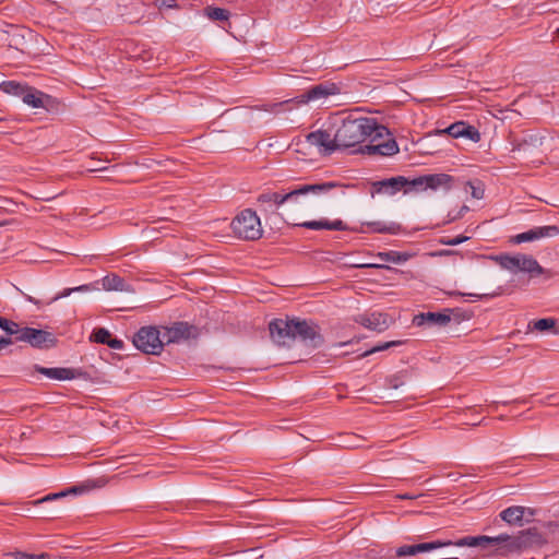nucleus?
Wrapping results in <instances>:
<instances>
[{"label":"nucleus","instance_id":"obj_53","mask_svg":"<svg viewBox=\"0 0 559 559\" xmlns=\"http://www.w3.org/2000/svg\"><path fill=\"white\" fill-rule=\"evenodd\" d=\"M169 2H174V0H163V4L167 5L168 8H171L173 4H169Z\"/></svg>","mask_w":559,"mask_h":559},{"label":"nucleus","instance_id":"obj_35","mask_svg":"<svg viewBox=\"0 0 559 559\" xmlns=\"http://www.w3.org/2000/svg\"><path fill=\"white\" fill-rule=\"evenodd\" d=\"M72 492L76 493V492H79V489L76 487H72V488L68 489L67 491H61V492H58V493H51V495H48V496L44 497L43 499L37 500L36 503H41V502L55 500V499L64 497L68 493H72Z\"/></svg>","mask_w":559,"mask_h":559},{"label":"nucleus","instance_id":"obj_25","mask_svg":"<svg viewBox=\"0 0 559 559\" xmlns=\"http://www.w3.org/2000/svg\"><path fill=\"white\" fill-rule=\"evenodd\" d=\"M366 225L371 229V231L380 233V234H390L396 235L401 230V225L397 223H386L382 221L368 222Z\"/></svg>","mask_w":559,"mask_h":559},{"label":"nucleus","instance_id":"obj_15","mask_svg":"<svg viewBox=\"0 0 559 559\" xmlns=\"http://www.w3.org/2000/svg\"><path fill=\"white\" fill-rule=\"evenodd\" d=\"M441 132L447 133L454 139L465 138L475 143L480 141L479 131L474 126H471L465 121H456Z\"/></svg>","mask_w":559,"mask_h":559},{"label":"nucleus","instance_id":"obj_44","mask_svg":"<svg viewBox=\"0 0 559 559\" xmlns=\"http://www.w3.org/2000/svg\"><path fill=\"white\" fill-rule=\"evenodd\" d=\"M452 295H460V296H466V295H468V296H473V297H477V298L481 299V298L495 297V296H497V295H498V293H491V294H488V293H486V294H462V293H452Z\"/></svg>","mask_w":559,"mask_h":559},{"label":"nucleus","instance_id":"obj_50","mask_svg":"<svg viewBox=\"0 0 559 559\" xmlns=\"http://www.w3.org/2000/svg\"><path fill=\"white\" fill-rule=\"evenodd\" d=\"M7 321H8V319L0 317V329L1 330L7 328Z\"/></svg>","mask_w":559,"mask_h":559},{"label":"nucleus","instance_id":"obj_45","mask_svg":"<svg viewBox=\"0 0 559 559\" xmlns=\"http://www.w3.org/2000/svg\"><path fill=\"white\" fill-rule=\"evenodd\" d=\"M460 218H462L460 213H457L456 211H450L448 214L447 223H451V222L457 221Z\"/></svg>","mask_w":559,"mask_h":559},{"label":"nucleus","instance_id":"obj_26","mask_svg":"<svg viewBox=\"0 0 559 559\" xmlns=\"http://www.w3.org/2000/svg\"><path fill=\"white\" fill-rule=\"evenodd\" d=\"M413 255L414 254L409 253V252H401V251H394V250L378 253V258L381 261L396 263V264H401V263L408 261Z\"/></svg>","mask_w":559,"mask_h":559},{"label":"nucleus","instance_id":"obj_21","mask_svg":"<svg viewBox=\"0 0 559 559\" xmlns=\"http://www.w3.org/2000/svg\"><path fill=\"white\" fill-rule=\"evenodd\" d=\"M102 287L105 290L111 292H127L133 293V288L119 275L109 274L102 278Z\"/></svg>","mask_w":559,"mask_h":559},{"label":"nucleus","instance_id":"obj_12","mask_svg":"<svg viewBox=\"0 0 559 559\" xmlns=\"http://www.w3.org/2000/svg\"><path fill=\"white\" fill-rule=\"evenodd\" d=\"M294 341L298 337L306 344L317 347L322 343L321 335L317 331V326L307 320H294Z\"/></svg>","mask_w":559,"mask_h":559},{"label":"nucleus","instance_id":"obj_19","mask_svg":"<svg viewBox=\"0 0 559 559\" xmlns=\"http://www.w3.org/2000/svg\"><path fill=\"white\" fill-rule=\"evenodd\" d=\"M360 152L369 155L392 156L399 153V145L394 139H389L381 143L365 145Z\"/></svg>","mask_w":559,"mask_h":559},{"label":"nucleus","instance_id":"obj_49","mask_svg":"<svg viewBox=\"0 0 559 559\" xmlns=\"http://www.w3.org/2000/svg\"><path fill=\"white\" fill-rule=\"evenodd\" d=\"M547 400H548L549 404H557V403H559V396H556V395H548Z\"/></svg>","mask_w":559,"mask_h":559},{"label":"nucleus","instance_id":"obj_32","mask_svg":"<svg viewBox=\"0 0 559 559\" xmlns=\"http://www.w3.org/2000/svg\"><path fill=\"white\" fill-rule=\"evenodd\" d=\"M402 344H403L402 341H390V342L380 343V344L373 346L372 348L365 350L358 357L359 358H365V357H368V356H370L372 354H376V353H379V352H383V350H386V349H389L391 347L400 346Z\"/></svg>","mask_w":559,"mask_h":559},{"label":"nucleus","instance_id":"obj_16","mask_svg":"<svg viewBox=\"0 0 559 559\" xmlns=\"http://www.w3.org/2000/svg\"><path fill=\"white\" fill-rule=\"evenodd\" d=\"M191 326L186 322H177L173 326H163L162 336L165 344L178 343L191 335Z\"/></svg>","mask_w":559,"mask_h":559},{"label":"nucleus","instance_id":"obj_34","mask_svg":"<svg viewBox=\"0 0 559 559\" xmlns=\"http://www.w3.org/2000/svg\"><path fill=\"white\" fill-rule=\"evenodd\" d=\"M110 336H111V334L108 330H106L104 328H99V329L94 330V332L92 334V340L96 343L107 345Z\"/></svg>","mask_w":559,"mask_h":559},{"label":"nucleus","instance_id":"obj_31","mask_svg":"<svg viewBox=\"0 0 559 559\" xmlns=\"http://www.w3.org/2000/svg\"><path fill=\"white\" fill-rule=\"evenodd\" d=\"M26 88V85H22L21 83L16 81H3L0 84V90L7 94L15 95V96H22L24 91Z\"/></svg>","mask_w":559,"mask_h":559},{"label":"nucleus","instance_id":"obj_24","mask_svg":"<svg viewBox=\"0 0 559 559\" xmlns=\"http://www.w3.org/2000/svg\"><path fill=\"white\" fill-rule=\"evenodd\" d=\"M533 325V329L539 332H549L554 335H559L558 320L555 318H543L535 320L528 324Z\"/></svg>","mask_w":559,"mask_h":559},{"label":"nucleus","instance_id":"obj_13","mask_svg":"<svg viewBox=\"0 0 559 559\" xmlns=\"http://www.w3.org/2000/svg\"><path fill=\"white\" fill-rule=\"evenodd\" d=\"M354 321L368 330L379 333L385 331L391 324V319L386 313L377 311L357 314Z\"/></svg>","mask_w":559,"mask_h":559},{"label":"nucleus","instance_id":"obj_27","mask_svg":"<svg viewBox=\"0 0 559 559\" xmlns=\"http://www.w3.org/2000/svg\"><path fill=\"white\" fill-rule=\"evenodd\" d=\"M332 94L331 88L328 86H324L322 84L317 85L309 90L307 93L302 94L300 96V103H308L310 100L320 99L323 97H326L328 95Z\"/></svg>","mask_w":559,"mask_h":559},{"label":"nucleus","instance_id":"obj_30","mask_svg":"<svg viewBox=\"0 0 559 559\" xmlns=\"http://www.w3.org/2000/svg\"><path fill=\"white\" fill-rule=\"evenodd\" d=\"M8 46L24 51L25 37L19 28L12 27V32L8 33Z\"/></svg>","mask_w":559,"mask_h":559},{"label":"nucleus","instance_id":"obj_52","mask_svg":"<svg viewBox=\"0 0 559 559\" xmlns=\"http://www.w3.org/2000/svg\"><path fill=\"white\" fill-rule=\"evenodd\" d=\"M169 2H174V0H163V4L167 5L168 8H171L173 4H169Z\"/></svg>","mask_w":559,"mask_h":559},{"label":"nucleus","instance_id":"obj_56","mask_svg":"<svg viewBox=\"0 0 559 559\" xmlns=\"http://www.w3.org/2000/svg\"><path fill=\"white\" fill-rule=\"evenodd\" d=\"M5 118L4 117H0V122L4 121Z\"/></svg>","mask_w":559,"mask_h":559},{"label":"nucleus","instance_id":"obj_20","mask_svg":"<svg viewBox=\"0 0 559 559\" xmlns=\"http://www.w3.org/2000/svg\"><path fill=\"white\" fill-rule=\"evenodd\" d=\"M35 371H37L40 374L46 376L49 379L63 381V380H72L75 378V370L71 368H62V367H55V368H47L41 367L39 365L34 366Z\"/></svg>","mask_w":559,"mask_h":559},{"label":"nucleus","instance_id":"obj_14","mask_svg":"<svg viewBox=\"0 0 559 559\" xmlns=\"http://www.w3.org/2000/svg\"><path fill=\"white\" fill-rule=\"evenodd\" d=\"M545 138L539 133H527L512 142V152L523 153L525 156L540 151Z\"/></svg>","mask_w":559,"mask_h":559},{"label":"nucleus","instance_id":"obj_55","mask_svg":"<svg viewBox=\"0 0 559 559\" xmlns=\"http://www.w3.org/2000/svg\"><path fill=\"white\" fill-rule=\"evenodd\" d=\"M55 197H50V198H41L43 200H46V201H49L51 199H53Z\"/></svg>","mask_w":559,"mask_h":559},{"label":"nucleus","instance_id":"obj_1","mask_svg":"<svg viewBox=\"0 0 559 559\" xmlns=\"http://www.w3.org/2000/svg\"><path fill=\"white\" fill-rule=\"evenodd\" d=\"M389 130L379 124L376 119L355 114H335L329 118L322 129L310 132L307 143L318 147L322 154L355 147L370 140L371 143L383 138Z\"/></svg>","mask_w":559,"mask_h":559},{"label":"nucleus","instance_id":"obj_36","mask_svg":"<svg viewBox=\"0 0 559 559\" xmlns=\"http://www.w3.org/2000/svg\"><path fill=\"white\" fill-rule=\"evenodd\" d=\"M92 289V286L91 285H81V286H78V287H73V288H66L60 295L56 296L53 298V300H57L59 298H62V297H68L70 296L73 292H90Z\"/></svg>","mask_w":559,"mask_h":559},{"label":"nucleus","instance_id":"obj_23","mask_svg":"<svg viewBox=\"0 0 559 559\" xmlns=\"http://www.w3.org/2000/svg\"><path fill=\"white\" fill-rule=\"evenodd\" d=\"M45 97L46 95L44 93L28 86H26L23 95L21 96L22 100L33 108H43Z\"/></svg>","mask_w":559,"mask_h":559},{"label":"nucleus","instance_id":"obj_40","mask_svg":"<svg viewBox=\"0 0 559 559\" xmlns=\"http://www.w3.org/2000/svg\"><path fill=\"white\" fill-rule=\"evenodd\" d=\"M466 240H468V237L457 236L454 238L441 239L440 241H441V243L447 245V246H457Z\"/></svg>","mask_w":559,"mask_h":559},{"label":"nucleus","instance_id":"obj_38","mask_svg":"<svg viewBox=\"0 0 559 559\" xmlns=\"http://www.w3.org/2000/svg\"><path fill=\"white\" fill-rule=\"evenodd\" d=\"M415 555H417L416 545H404L396 549L397 557L415 556Z\"/></svg>","mask_w":559,"mask_h":559},{"label":"nucleus","instance_id":"obj_3","mask_svg":"<svg viewBox=\"0 0 559 559\" xmlns=\"http://www.w3.org/2000/svg\"><path fill=\"white\" fill-rule=\"evenodd\" d=\"M336 187L334 182H323L316 185H304L290 191H265L258 195L257 202L259 209L264 214H278V210L286 202H297L301 195L309 193L321 194L329 192Z\"/></svg>","mask_w":559,"mask_h":559},{"label":"nucleus","instance_id":"obj_6","mask_svg":"<svg viewBox=\"0 0 559 559\" xmlns=\"http://www.w3.org/2000/svg\"><path fill=\"white\" fill-rule=\"evenodd\" d=\"M134 346L148 355H159L164 349L162 331L156 326H143L133 336Z\"/></svg>","mask_w":559,"mask_h":559},{"label":"nucleus","instance_id":"obj_42","mask_svg":"<svg viewBox=\"0 0 559 559\" xmlns=\"http://www.w3.org/2000/svg\"><path fill=\"white\" fill-rule=\"evenodd\" d=\"M471 189H472V197L475 199H483L484 198V189L480 187H475L473 183L468 182Z\"/></svg>","mask_w":559,"mask_h":559},{"label":"nucleus","instance_id":"obj_17","mask_svg":"<svg viewBox=\"0 0 559 559\" xmlns=\"http://www.w3.org/2000/svg\"><path fill=\"white\" fill-rule=\"evenodd\" d=\"M451 309H444L443 312H424L415 317L414 322L418 326H445L450 321Z\"/></svg>","mask_w":559,"mask_h":559},{"label":"nucleus","instance_id":"obj_22","mask_svg":"<svg viewBox=\"0 0 559 559\" xmlns=\"http://www.w3.org/2000/svg\"><path fill=\"white\" fill-rule=\"evenodd\" d=\"M525 508L512 506L500 512V518L508 524H521L523 521Z\"/></svg>","mask_w":559,"mask_h":559},{"label":"nucleus","instance_id":"obj_29","mask_svg":"<svg viewBox=\"0 0 559 559\" xmlns=\"http://www.w3.org/2000/svg\"><path fill=\"white\" fill-rule=\"evenodd\" d=\"M448 546H456V545H455V542H452V540L437 539V540L416 544V549H417V554H421V552H428V551L448 547Z\"/></svg>","mask_w":559,"mask_h":559},{"label":"nucleus","instance_id":"obj_54","mask_svg":"<svg viewBox=\"0 0 559 559\" xmlns=\"http://www.w3.org/2000/svg\"><path fill=\"white\" fill-rule=\"evenodd\" d=\"M450 251H441L439 254L442 255V254H449Z\"/></svg>","mask_w":559,"mask_h":559},{"label":"nucleus","instance_id":"obj_51","mask_svg":"<svg viewBox=\"0 0 559 559\" xmlns=\"http://www.w3.org/2000/svg\"><path fill=\"white\" fill-rule=\"evenodd\" d=\"M24 296H25L27 301L33 302L35 305H39V301L36 300L35 298H33L32 296H29V295H24Z\"/></svg>","mask_w":559,"mask_h":559},{"label":"nucleus","instance_id":"obj_37","mask_svg":"<svg viewBox=\"0 0 559 559\" xmlns=\"http://www.w3.org/2000/svg\"><path fill=\"white\" fill-rule=\"evenodd\" d=\"M3 331L9 335H15V337H20L22 333V328L14 321L8 320L7 328Z\"/></svg>","mask_w":559,"mask_h":559},{"label":"nucleus","instance_id":"obj_11","mask_svg":"<svg viewBox=\"0 0 559 559\" xmlns=\"http://www.w3.org/2000/svg\"><path fill=\"white\" fill-rule=\"evenodd\" d=\"M559 235V227L556 225L536 226L526 231L515 235L512 238L514 243L538 241L545 238H555Z\"/></svg>","mask_w":559,"mask_h":559},{"label":"nucleus","instance_id":"obj_43","mask_svg":"<svg viewBox=\"0 0 559 559\" xmlns=\"http://www.w3.org/2000/svg\"><path fill=\"white\" fill-rule=\"evenodd\" d=\"M110 348L112 349H122L123 348V341L119 340V338H112L110 336L109 338V342L107 344Z\"/></svg>","mask_w":559,"mask_h":559},{"label":"nucleus","instance_id":"obj_5","mask_svg":"<svg viewBox=\"0 0 559 559\" xmlns=\"http://www.w3.org/2000/svg\"><path fill=\"white\" fill-rule=\"evenodd\" d=\"M500 265L510 272H525L531 276L545 275L547 278L554 276L550 270H545L536 259L527 254L503 255L500 258Z\"/></svg>","mask_w":559,"mask_h":559},{"label":"nucleus","instance_id":"obj_33","mask_svg":"<svg viewBox=\"0 0 559 559\" xmlns=\"http://www.w3.org/2000/svg\"><path fill=\"white\" fill-rule=\"evenodd\" d=\"M204 11L205 15L214 21H227L230 15L228 10L222 8L207 7Z\"/></svg>","mask_w":559,"mask_h":559},{"label":"nucleus","instance_id":"obj_7","mask_svg":"<svg viewBox=\"0 0 559 559\" xmlns=\"http://www.w3.org/2000/svg\"><path fill=\"white\" fill-rule=\"evenodd\" d=\"M454 182V178L448 174H431L419 176L411 181V188L415 191H449Z\"/></svg>","mask_w":559,"mask_h":559},{"label":"nucleus","instance_id":"obj_41","mask_svg":"<svg viewBox=\"0 0 559 559\" xmlns=\"http://www.w3.org/2000/svg\"><path fill=\"white\" fill-rule=\"evenodd\" d=\"M355 266L359 267V269H388V270L391 269L388 265L379 264V263H362V264H356Z\"/></svg>","mask_w":559,"mask_h":559},{"label":"nucleus","instance_id":"obj_47","mask_svg":"<svg viewBox=\"0 0 559 559\" xmlns=\"http://www.w3.org/2000/svg\"><path fill=\"white\" fill-rule=\"evenodd\" d=\"M417 497H419V495H411V493H405V495H399L397 498L399 499H416Z\"/></svg>","mask_w":559,"mask_h":559},{"label":"nucleus","instance_id":"obj_28","mask_svg":"<svg viewBox=\"0 0 559 559\" xmlns=\"http://www.w3.org/2000/svg\"><path fill=\"white\" fill-rule=\"evenodd\" d=\"M448 546H456V545H455V542H452V540L437 539V540L416 544V549H417V554H421V552H428V551L448 547Z\"/></svg>","mask_w":559,"mask_h":559},{"label":"nucleus","instance_id":"obj_48","mask_svg":"<svg viewBox=\"0 0 559 559\" xmlns=\"http://www.w3.org/2000/svg\"><path fill=\"white\" fill-rule=\"evenodd\" d=\"M468 211L469 207L467 205H462L456 212L460 213L461 217H463Z\"/></svg>","mask_w":559,"mask_h":559},{"label":"nucleus","instance_id":"obj_8","mask_svg":"<svg viewBox=\"0 0 559 559\" xmlns=\"http://www.w3.org/2000/svg\"><path fill=\"white\" fill-rule=\"evenodd\" d=\"M14 341L27 343L37 349H48L57 344V337L53 333L29 326L22 328L20 337H14Z\"/></svg>","mask_w":559,"mask_h":559},{"label":"nucleus","instance_id":"obj_46","mask_svg":"<svg viewBox=\"0 0 559 559\" xmlns=\"http://www.w3.org/2000/svg\"><path fill=\"white\" fill-rule=\"evenodd\" d=\"M13 343V340L10 337H1L0 338V350Z\"/></svg>","mask_w":559,"mask_h":559},{"label":"nucleus","instance_id":"obj_9","mask_svg":"<svg viewBox=\"0 0 559 559\" xmlns=\"http://www.w3.org/2000/svg\"><path fill=\"white\" fill-rule=\"evenodd\" d=\"M411 181L412 180L407 179L404 176H396L383 180L373 181L371 183V195L373 197L376 193L394 195L403 189L405 192H408L409 190H413L411 188Z\"/></svg>","mask_w":559,"mask_h":559},{"label":"nucleus","instance_id":"obj_2","mask_svg":"<svg viewBox=\"0 0 559 559\" xmlns=\"http://www.w3.org/2000/svg\"><path fill=\"white\" fill-rule=\"evenodd\" d=\"M540 534L536 528H530L520 532L518 535L500 534L495 537L479 535L465 536L455 542L456 547H487L496 546L499 555L507 556L513 552H520L525 548L539 544Z\"/></svg>","mask_w":559,"mask_h":559},{"label":"nucleus","instance_id":"obj_39","mask_svg":"<svg viewBox=\"0 0 559 559\" xmlns=\"http://www.w3.org/2000/svg\"><path fill=\"white\" fill-rule=\"evenodd\" d=\"M14 557L16 559H51L50 555L48 554H25V552H15Z\"/></svg>","mask_w":559,"mask_h":559},{"label":"nucleus","instance_id":"obj_18","mask_svg":"<svg viewBox=\"0 0 559 559\" xmlns=\"http://www.w3.org/2000/svg\"><path fill=\"white\" fill-rule=\"evenodd\" d=\"M295 225L305 227L308 229L313 230H321V229H328V230H348L349 227L347 224H345L342 219H333L330 221L328 218H321L317 221H306L302 223H296Z\"/></svg>","mask_w":559,"mask_h":559},{"label":"nucleus","instance_id":"obj_10","mask_svg":"<svg viewBox=\"0 0 559 559\" xmlns=\"http://www.w3.org/2000/svg\"><path fill=\"white\" fill-rule=\"evenodd\" d=\"M294 320L295 318L274 319L270 322V335L276 344L288 346L292 342H294Z\"/></svg>","mask_w":559,"mask_h":559},{"label":"nucleus","instance_id":"obj_4","mask_svg":"<svg viewBox=\"0 0 559 559\" xmlns=\"http://www.w3.org/2000/svg\"><path fill=\"white\" fill-rule=\"evenodd\" d=\"M230 227L234 235L243 240H257L263 233L259 216L250 209L238 214L231 221Z\"/></svg>","mask_w":559,"mask_h":559}]
</instances>
